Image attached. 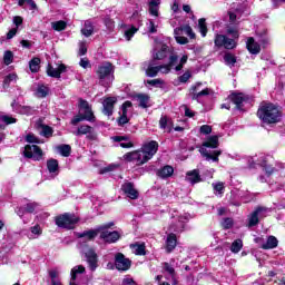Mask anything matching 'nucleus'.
Listing matches in <instances>:
<instances>
[{"label":"nucleus","mask_w":285,"mask_h":285,"mask_svg":"<svg viewBox=\"0 0 285 285\" xmlns=\"http://www.w3.org/2000/svg\"><path fill=\"white\" fill-rule=\"evenodd\" d=\"M257 117L264 124H278V121H282V108L272 102H262L257 111Z\"/></svg>","instance_id":"nucleus-1"},{"label":"nucleus","mask_w":285,"mask_h":285,"mask_svg":"<svg viewBox=\"0 0 285 285\" xmlns=\"http://www.w3.org/2000/svg\"><path fill=\"white\" fill-rule=\"evenodd\" d=\"M208 148H219V136H209L202 144L199 148V153L206 161H214L215 164H219V156L222 155V150H210Z\"/></svg>","instance_id":"nucleus-2"},{"label":"nucleus","mask_w":285,"mask_h":285,"mask_svg":"<svg viewBox=\"0 0 285 285\" xmlns=\"http://www.w3.org/2000/svg\"><path fill=\"white\" fill-rule=\"evenodd\" d=\"M96 75L99 79V85L104 88H110L115 81V67L111 62H102L98 66Z\"/></svg>","instance_id":"nucleus-3"},{"label":"nucleus","mask_w":285,"mask_h":285,"mask_svg":"<svg viewBox=\"0 0 285 285\" xmlns=\"http://www.w3.org/2000/svg\"><path fill=\"white\" fill-rule=\"evenodd\" d=\"M112 226H115V223H107L105 225L98 226V230L100 232V239H102L105 244H115L116 242H119L121 237V234H119V232L108 230V228H112Z\"/></svg>","instance_id":"nucleus-4"},{"label":"nucleus","mask_w":285,"mask_h":285,"mask_svg":"<svg viewBox=\"0 0 285 285\" xmlns=\"http://www.w3.org/2000/svg\"><path fill=\"white\" fill-rule=\"evenodd\" d=\"M79 223V217L75 214L65 213L58 217H56V226L59 228H67L68 230H72L75 226Z\"/></svg>","instance_id":"nucleus-5"},{"label":"nucleus","mask_w":285,"mask_h":285,"mask_svg":"<svg viewBox=\"0 0 285 285\" xmlns=\"http://www.w3.org/2000/svg\"><path fill=\"white\" fill-rule=\"evenodd\" d=\"M124 159L125 161L136 164V166H144V164L150 161L142 148L125 154Z\"/></svg>","instance_id":"nucleus-6"},{"label":"nucleus","mask_w":285,"mask_h":285,"mask_svg":"<svg viewBox=\"0 0 285 285\" xmlns=\"http://www.w3.org/2000/svg\"><path fill=\"white\" fill-rule=\"evenodd\" d=\"M214 43L216 48H225V50H235L237 48V39L228 38L225 35H216Z\"/></svg>","instance_id":"nucleus-7"},{"label":"nucleus","mask_w":285,"mask_h":285,"mask_svg":"<svg viewBox=\"0 0 285 285\" xmlns=\"http://www.w3.org/2000/svg\"><path fill=\"white\" fill-rule=\"evenodd\" d=\"M23 156L33 161H41L43 159V150L37 145H27L23 150Z\"/></svg>","instance_id":"nucleus-8"},{"label":"nucleus","mask_w":285,"mask_h":285,"mask_svg":"<svg viewBox=\"0 0 285 285\" xmlns=\"http://www.w3.org/2000/svg\"><path fill=\"white\" fill-rule=\"evenodd\" d=\"M266 215H268V208L257 207L248 217V223H247L248 228H253V226H257V224H259V219H264Z\"/></svg>","instance_id":"nucleus-9"},{"label":"nucleus","mask_w":285,"mask_h":285,"mask_svg":"<svg viewBox=\"0 0 285 285\" xmlns=\"http://www.w3.org/2000/svg\"><path fill=\"white\" fill-rule=\"evenodd\" d=\"M115 266L117 271L126 272L130 271V267L132 266V262L129 258H126V256L121 253L116 254L115 257Z\"/></svg>","instance_id":"nucleus-10"},{"label":"nucleus","mask_w":285,"mask_h":285,"mask_svg":"<svg viewBox=\"0 0 285 285\" xmlns=\"http://www.w3.org/2000/svg\"><path fill=\"white\" fill-rule=\"evenodd\" d=\"M82 259L87 262L90 271H97L98 262H99V256L95 250H86L81 253Z\"/></svg>","instance_id":"nucleus-11"},{"label":"nucleus","mask_w":285,"mask_h":285,"mask_svg":"<svg viewBox=\"0 0 285 285\" xmlns=\"http://www.w3.org/2000/svg\"><path fill=\"white\" fill-rule=\"evenodd\" d=\"M140 149H142V153H145L149 159H153V157L157 155V150H159V142L150 140L145 142Z\"/></svg>","instance_id":"nucleus-12"},{"label":"nucleus","mask_w":285,"mask_h":285,"mask_svg":"<svg viewBox=\"0 0 285 285\" xmlns=\"http://www.w3.org/2000/svg\"><path fill=\"white\" fill-rule=\"evenodd\" d=\"M115 104H117V97H107L102 101V112L107 117H112V112H115Z\"/></svg>","instance_id":"nucleus-13"},{"label":"nucleus","mask_w":285,"mask_h":285,"mask_svg":"<svg viewBox=\"0 0 285 285\" xmlns=\"http://www.w3.org/2000/svg\"><path fill=\"white\" fill-rule=\"evenodd\" d=\"M142 70H145L147 77H157L159 75V66H157L156 60L144 62Z\"/></svg>","instance_id":"nucleus-14"},{"label":"nucleus","mask_w":285,"mask_h":285,"mask_svg":"<svg viewBox=\"0 0 285 285\" xmlns=\"http://www.w3.org/2000/svg\"><path fill=\"white\" fill-rule=\"evenodd\" d=\"M135 101H137L139 108H150L153 106V100L148 94H137L134 96Z\"/></svg>","instance_id":"nucleus-15"},{"label":"nucleus","mask_w":285,"mask_h":285,"mask_svg":"<svg viewBox=\"0 0 285 285\" xmlns=\"http://www.w3.org/2000/svg\"><path fill=\"white\" fill-rule=\"evenodd\" d=\"M121 190L129 197V199H138L139 191L135 188V184L132 183H125L121 186Z\"/></svg>","instance_id":"nucleus-16"},{"label":"nucleus","mask_w":285,"mask_h":285,"mask_svg":"<svg viewBox=\"0 0 285 285\" xmlns=\"http://www.w3.org/2000/svg\"><path fill=\"white\" fill-rule=\"evenodd\" d=\"M66 72V65H59L57 68L52 67V65H48L47 75L49 77H53L55 79H59Z\"/></svg>","instance_id":"nucleus-17"},{"label":"nucleus","mask_w":285,"mask_h":285,"mask_svg":"<svg viewBox=\"0 0 285 285\" xmlns=\"http://www.w3.org/2000/svg\"><path fill=\"white\" fill-rule=\"evenodd\" d=\"M246 48L250 55H259L262 52V46L253 37L247 38Z\"/></svg>","instance_id":"nucleus-18"},{"label":"nucleus","mask_w":285,"mask_h":285,"mask_svg":"<svg viewBox=\"0 0 285 285\" xmlns=\"http://www.w3.org/2000/svg\"><path fill=\"white\" fill-rule=\"evenodd\" d=\"M111 139L120 144V148H135V144L130 141L129 136H114Z\"/></svg>","instance_id":"nucleus-19"},{"label":"nucleus","mask_w":285,"mask_h":285,"mask_svg":"<svg viewBox=\"0 0 285 285\" xmlns=\"http://www.w3.org/2000/svg\"><path fill=\"white\" fill-rule=\"evenodd\" d=\"M198 86H202V83L196 85L195 87L191 88V99L199 101V99H202V97H208V95H210V89L206 88L203 89L202 91H197Z\"/></svg>","instance_id":"nucleus-20"},{"label":"nucleus","mask_w":285,"mask_h":285,"mask_svg":"<svg viewBox=\"0 0 285 285\" xmlns=\"http://www.w3.org/2000/svg\"><path fill=\"white\" fill-rule=\"evenodd\" d=\"M229 99L230 101H233V104H235L238 110H242V108L244 107V101H246V99L248 98L244 94H232L229 96Z\"/></svg>","instance_id":"nucleus-21"},{"label":"nucleus","mask_w":285,"mask_h":285,"mask_svg":"<svg viewBox=\"0 0 285 285\" xmlns=\"http://www.w3.org/2000/svg\"><path fill=\"white\" fill-rule=\"evenodd\" d=\"M186 181H189V184H191L193 186H195V184H199V181H202V175H199V169H193L187 171Z\"/></svg>","instance_id":"nucleus-22"},{"label":"nucleus","mask_w":285,"mask_h":285,"mask_svg":"<svg viewBox=\"0 0 285 285\" xmlns=\"http://www.w3.org/2000/svg\"><path fill=\"white\" fill-rule=\"evenodd\" d=\"M37 128L39 131V135H41V137H46V139H50V137H52L55 129H52V127L48 126V125H43L41 122L37 124Z\"/></svg>","instance_id":"nucleus-23"},{"label":"nucleus","mask_w":285,"mask_h":285,"mask_svg":"<svg viewBox=\"0 0 285 285\" xmlns=\"http://www.w3.org/2000/svg\"><path fill=\"white\" fill-rule=\"evenodd\" d=\"M175 169L170 165H166L157 170L156 175L160 177V179H168V177H173Z\"/></svg>","instance_id":"nucleus-24"},{"label":"nucleus","mask_w":285,"mask_h":285,"mask_svg":"<svg viewBox=\"0 0 285 285\" xmlns=\"http://www.w3.org/2000/svg\"><path fill=\"white\" fill-rule=\"evenodd\" d=\"M159 126L165 132H173V119L168 116H161L159 120Z\"/></svg>","instance_id":"nucleus-25"},{"label":"nucleus","mask_w":285,"mask_h":285,"mask_svg":"<svg viewBox=\"0 0 285 285\" xmlns=\"http://www.w3.org/2000/svg\"><path fill=\"white\" fill-rule=\"evenodd\" d=\"M83 273H86V267H83V265H77L71 269V278H70V283L69 285H77V276L78 275H83Z\"/></svg>","instance_id":"nucleus-26"},{"label":"nucleus","mask_w":285,"mask_h":285,"mask_svg":"<svg viewBox=\"0 0 285 285\" xmlns=\"http://www.w3.org/2000/svg\"><path fill=\"white\" fill-rule=\"evenodd\" d=\"M175 63H177V56H170L168 65L158 66L159 72H163V75H168V72H170Z\"/></svg>","instance_id":"nucleus-27"},{"label":"nucleus","mask_w":285,"mask_h":285,"mask_svg":"<svg viewBox=\"0 0 285 285\" xmlns=\"http://www.w3.org/2000/svg\"><path fill=\"white\" fill-rule=\"evenodd\" d=\"M47 168L51 175H59V160L55 158L48 159Z\"/></svg>","instance_id":"nucleus-28"},{"label":"nucleus","mask_w":285,"mask_h":285,"mask_svg":"<svg viewBox=\"0 0 285 285\" xmlns=\"http://www.w3.org/2000/svg\"><path fill=\"white\" fill-rule=\"evenodd\" d=\"M159 6H161V0L149 1V14L151 17H159Z\"/></svg>","instance_id":"nucleus-29"},{"label":"nucleus","mask_w":285,"mask_h":285,"mask_svg":"<svg viewBox=\"0 0 285 285\" xmlns=\"http://www.w3.org/2000/svg\"><path fill=\"white\" fill-rule=\"evenodd\" d=\"M279 240L275 236H268L265 244L262 245V248L265 250L277 248Z\"/></svg>","instance_id":"nucleus-30"},{"label":"nucleus","mask_w":285,"mask_h":285,"mask_svg":"<svg viewBox=\"0 0 285 285\" xmlns=\"http://www.w3.org/2000/svg\"><path fill=\"white\" fill-rule=\"evenodd\" d=\"M226 32L233 39H239V26L238 24H227Z\"/></svg>","instance_id":"nucleus-31"},{"label":"nucleus","mask_w":285,"mask_h":285,"mask_svg":"<svg viewBox=\"0 0 285 285\" xmlns=\"http://www.w3.org/2000/svg\"><path fill=\"white\" fill-rule=\"evenodd\" d=\"M94 32H95V27L92 26V21L86 20L85 27L81 29V35H83V37H91Z\"/></svg>","instance_id":"nucleus-32"},{"label":"nucleus","mask_w":285,"mask_h":285,"mask_svg":"<svg viewBox=\"0 0 285 285\" xmlns=\"http://www.w3.org/2000/svg\"><path fill=\"white\" fill-rule=\"evenodd\" d=\"M166 244H167V250H175V248L177 246V235H175L173 233L169 234L167 236Z\"/></svg>","instance_id":"nucleus-33"},{"label":"nucleus","mask_w":285,"mask_h":285,"mask_svg":"<svg viewBox=\"0 0 285 285\" xmlns=\"http://www.w3.org/2000/svg\"><path fill=\"white\" fill-rule=\"evenodd\" d=\"M50 92V88L46 85H39L36 90V97H39L40 99H43V97H48V94Z\"/></svg>","instance_id":"nucleus-34"},{"label":"nucleus","mask_w":285,"mask_h":285,"mask_svg":"<svg viewBox=\"0 0 285 285\" xmlns=\"http://www.w3.org/2000/svg\"><path fill=\"white\" fill-rule=\"evenodd\" d=\"M92 127L88 126V125H80L77 129V131L75 132V135L77 136H81V135H92Z\"/></svg>","instance_id":"nucleus-35"},{"label":"nucleus","mask_w":285,"mask_h":285,"mask_svg":"<svg viewBox=\"0 0 285 285\" xmlns=\"http://www.w3.org/2000/svg\"><path fill=\"white\" fill-rule=\"evenodd\" d=\"M101 232H99V227L96 229H90L87 232H83L81 234L78 235V237H85L86 239H95V237H97L98 234H100Z\"/></svg>","instance_id":"nucleus-36"},{"label":"nucleus","mask_w":285,"mask_h":285,"mask_svg":"<svg viewBox=\"0 0 285 285\" xmlns=\"http://www.w3.org/2000/svg\"><path fill=\"white\" fill-rule=\"evenodd\" d=\"M29 68H30L31 72H39V70L41 68V59L37 58V57L31 59L29 62Z\"/></svg>","instance_id":"nucleus-37"},{"label":"nucleus","mask_w":285,"mask_h":285,"mask_svg":"<svg viewBox=\"0 0 285 285\" xmlns=\"http://www.w3.org/2000/svg\"><path fill=\"white\" fill-rule=\"evenodd\" d=\"M163 269L165 271V273H167V275L171 277V279H174L173 285H177V281H175V267H173V265L168 263H164Z\"/></svg>","instance_id":"nucleus-38"},{"label":"nucleus","mask_w":285,"mask_h":285,"mask_svg":"<svg viewBox=\"0 0 285 285\" xmlns=\"http://www.w3.org/2000/svg\"><path fill=\"white\" fill-rule=\"evenodd\" d=\"M58 153L62 155V157H70V153H72V147L70 145H60L57 147Z\"/></svg>","instance_id":"nucleus-39"},{"label":"nucleus","mask_w":285,"mask_h":285,"mask_svg":"<svg viewBox=\"0 0 285 285\" xmlns=\"http://www.w3.org/2000/svg\"><path fill=\"white\" fill-rule=\"evenodd\" d=\"M26 3L27 6H29V10H37V2H35V0H18V6L20 8H26Z\"/></svg>","instance_id":"nucleus-40"},{"label":"nucleus","mask_w":285,"mask_h":285,"mask_svg":"<svg viewBox=\"0 0 285 285\" xmlns=\"http://www.w3.org/2000/svg\"><path fill=\"white\" fill-rule=\"evenodd\" d=\"M198 30L202 37H206V35H208V26L206 24V20L204 18L198 20Z\"/></svg>","instance_id":"nucleus-41"},{"label":"nucleus","mask_w":285,"mask_h":285,"mask_svg":"<svg viewBox=\"0 0 285 285\" xmlns=\"http://www.w3.org/2000/svg\"><path fill=\"white\" fill-rule=\"evenodd\" d=\"M68 23L63 20L51 22V28L57 32H61V30H66Z\"/></svg>","instance_id":"nucleus-42"},{"label":"nucleus","mask_w":285,"mask_h":285,"mask_svg":"<svg viewBox=\"0 0 285 285\" xmlns=\"http://www.w3.org/2000/svg\"><path fill=\"white\" fill-rule=\"evenodd\" d=\"M168 57V47L163 46L161 50L154 55V61L166 59Z\"/></svg>","instance_id":"nucleus-43"},{"label":"nucleus","mask_w":285,"mask_h":285,"mask_svg":"<svg viewBox=\"0 0 285 285\" xmlns=\"http://www.w3.org/2000/svg\"><path fill=\"white\" fill-rule=\"evenodd\" d=\"M224 61L227 63V66H235V63H237V57L230 52H227L224 56Z\"/></svg>","instance_id":"nucleus-44"},{"label":"nucleus","mask_w":285,"mask_h":285,"mask_svg":"<svg viewBox=\"0 0 285 285\" xmlns=\"http://www.w3.org/2000/svg\"><path fill=\"white\" fill-rule=\"evenodd\" d=\"M82 117H85L86 121H91V122H95V119H96L91 107L83 109Z\"/></svg>","instance_id":"nucleus-45"},{"label":"nucleus","mask_w":285,"mask_h":285,"mask_svg":"<svg viewBox=\"0 0 285 285\" xmlns=\"http://www.w3.org/2000/svg\"><path fill=\"white\" fill-rule=\"evenodd\" d=\"M14 60V53H12V51L7 50L3 55V63L6 66H10V63H12V61Z\"/></svg>","instance_id":"nucleus-46"},{"label":"nucleus","mask_w":285,"mask_h":285,"mask_svg":"<svg viewBox=\"0 0 285 285\" xmlns=\"http://www.w3.org/2000/svg\"><path fill=\"white\" fill-rule=\"evenodd\" d=\"M252 255H254V257L259 262V264H262V262L268 259V255H266V253H264L262 250L252 252Z\"/></svg>","instance_id":"nucleus-47"},{"label":"nucleus","mask_w":285,"mask_h":285,"mask_svg":"<svg viewBox=\"0 0 285 285\" xmlns=\"http://www.w3.org/2000/svg\"><path fill=\"white\" fill-rule=\"evenodd\" d=\"M26 141L28 144H43V140L39 139L35 134H28L26 136Z\"/></svg>","instance_id":"nucleus-48"},{"label":"nucleus","mask_w":285,"mask_h":285,"mask_svg":"<svg viewBox=\"0 0 285 285\" xmlns=\"http://www.w3.org/2000/svg\"><path fill=\"white\" fill-rule=\"evenodd\" d=\"M128 121H130L128 119V110H124L121 116L118 118V125L126 126V124H128Z\"/></svg>","instance_id":"nucleus-49"},{"label":"nucleus","mask_w":285,"mask_h":285,"mask_svg":"<svg viewBox=\"0 0 285 285\" xmlns=\"http://www.w3.org/2000/svg\"><path fill=\"white\" fill-rule=\"evenodd\" d=\"M131 250H146V243L144 242H136L129 246Z\"/></svg>","instance_id":"nucleus-50"},{"label":"nucleus","mask_w":285,"mask_h":285,"mask_svg":"<svg viewBox=\"0 0 285 285\" xmlns=\"http://www.w3.org/2000/svg\"><path fill=\"white\" fill-rule=\"evenodd\" d=\"M37 210H39L38 203H28L26 205V213H37Z\"/></svg>","instance_id":"nucleus-51"},{"label":"nucleus","mask_w":285,"mask_h":285,"mask_svg":"<svg viewBox=\"0 0 285 285\" xmlns=\"http://www.w3.org/2000/svg\"><path fill=\"white\" fill-rule=\"evenodd\" d=\"M244 248V242L242 239H236L232 243L230 250H242Z\"/></svg>","instance_id":"nucleus-52"},{"label":"nucleus","mask_w":285,"mask_h":285,"mask_svg":"<svg viewBox=\"0 0 285 285\" xmlns=\"http://www.w3.org/2000/svg\"><path fill=\"white\" fill-rule=\"evenodd\" d=\"M213 188L217 195H224L225 186L224 183L213 184Z\"/></svg>","instance_id":"nucleus-53"},{"label":"nucleus","mask_w":285,"mask_h":285,"mask_svg":"<svg viewBox=\"0 0 285 285\" xmlns=\"http://www.w3.org/2000/svg\"><path fill=\"white\" fill-rule=\"evenodd\" d=\"M30 230H31V235H32L31 237L33 239L39 237V235H41V233H42L41 226H39V225H36V226L31 227Z\"/></svg>","instance_id":"nucleus-54"},{"label":"nucleus","mask_w":285,"mask_h":285,"mask_svg":"<svg viewBox=\"0 0 285 285\" xmlns=\"http://www.w3.org/2000/svg\"><path fill=\"white\" fill-rule=\"evenodd\" d=\"M104 23H105L107 29L115 30V20L111 19L110 17H106L105 20H104Z\"/></svg>","instance_id":"nucleus-55"},{"label":"nucleus","mask_w":285,"mask_h":285,"mask_svg":"<svg viewBox=\"0 0 285 285\" xmlns=\"http://www.w3.org/2000/svg\"><path fill=\"white\" fill-rule=\"evenodd\" d=\"M147 83L149 86H154V88H159V87L164 86L165 82L161 79H153V80H147Z\"/></svg>","instance_id":"nucleus-56"},{"label":"nucleus","mask_w":285,"mask_h":285,"mask_svg":"<svg viewBox=\"0 0 285 285\" xmlns=\"http://www.w3.org/2000/svg\"><path fill=\"white\" fill-rule=\"evenodd\" d=\"M21 115H35L36 110L32 107L23 106L20 108Z\"/></svg>","instance_id":"nucleus-57"},{"label":"nucleus","mask_w":285,"mask_h":285,"mask_svg":"<svg viewBox=\"0 0 285 285\" xmlns=\"http://www.w3.org/2000/svg\"><path fill=\"white\" fill-rule=\"evenodd\" d=\"M190 77H193V73L190 71H185L184 75H181L178 78V81H180V83H187L188 79H190Z\"/></svg>","instance_id":"nucleus-58"},{"label":"nucleus","mask_w":285,"mask_h":285,"mask_svg":"<svg viewBox=\"0 0 285 285\" xmlns=\"http://www.w3.org/2000/svg\"><path fill=\"white\" fill-rule=\"evenodd\" d=\"M183 32L187 35V37H190L191 39H195V31H193V28L190 26L183 27Z\"/></svg>","instance_id":"nucleus-59"},{"label":"nucleus","mask_w":285,"mask_h":285,"mask_svg":"<svg viewBox=\"0 0 285 285\" xmlns=\"http://www.w3.org/2000/svg\"><path fill=\"white\" fill-rule=\"evenodd\" d=\"M88 52V47L86 46V42H80L79 43V51L78 55L79 57H83Z\"/></svg>","instance_id":"nucleus-60"},{"label":"nucleus","mask_w":285,"mask_h":285,"mask_svg":"<svg viewBox=\"0 0 285 285\" xmlns=\"http://www.w3.org/2000/svg\"><path fill=\"white\" fill-rule=\"evenodd\" d=\"M79 66L85 70L88 68H92V65H90V60H88V58H82L79 62Z\"/></svg>","instance_id":"nucleus-61"},{"label":"nucleus","mask_w":285,"mask_h":285,"mask_svg":"<svg viewBox=\"0 0 285 285\" xmlns=\"http://www.w3.org/2000/svg\"><path fill=\"white\" fill-rule=\"evenodd\" d=\"M157 26L155 24V21H153V20H149V23H148V32L150 33V35H155V33H157Z\"/></svg>","instance_id":"nucleus-62"},{"label":"nucleus","mask_w":285,"mask_h":285,"mask_svg":"<svg viewBox=\"0 0 285 285\" xmlns=\"http://www.w3.org/2000/svg\"><path fill=\"white\" fill-rule=\"evenodd\" d=\"M210 132H213V127H210L209 125H203L200 127L202 135H210Z\"/></svg>","instance_id":"nucleus-63"},{"label":"nucleus","mask_w":285,"mask_h":285,"mask_svg":"<svg viewBox=\"0 0 285 285\" xmlns=\"http://www.w3.org/2000/svg\"><path fill=\"white\" fill-rule=\"evenodd\" d=\"M121 285H137V283L135 282V279H132L130 276H126L122 279Z\"/></svg>","instance_id":"nucleus-64"}]
</instances>
